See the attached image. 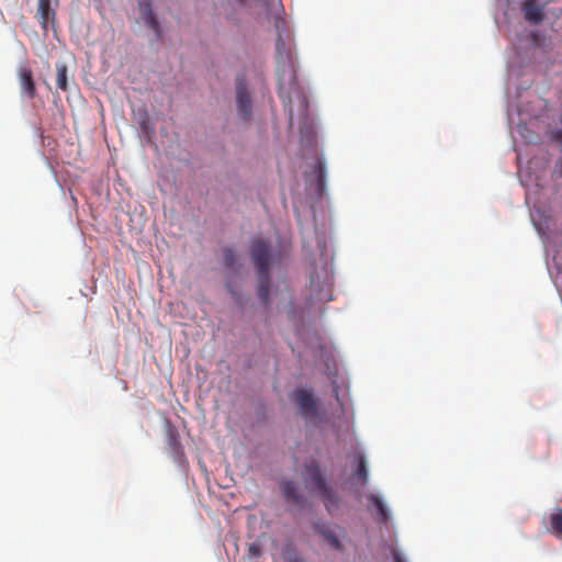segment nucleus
<instances>
[{
    "instance_id": "10",
    "label": "nucleus",
    "mask_w": 562,
    "mask_h": 562,
    "mask_svg": "<svg viewBox=\"0 0 562 562\" xmlns=\"http://www.w3.org/2000/svg\"><path fill=\"white\" fill-rule=\"evenodd\" d=\"M284 498L294 505L303 506L305 503L304 496L300 493L297 485L292 481H285L281 486Z\"/></svg>"
},
{
    "instance_id": "8",
    "label": "nucleus",
    "mask_w": 562,
    "mask_h": 562,
    "mask_svg": "<svg viewBox=\"0 0 562 562\" xmlns=\"http://www.w3.org/2000/svg\"><path fill=\"white\" fill-rule=\"evenodd\" d=\"M316 530L324 537V539L327 541V543L336 549H341V543L339 541V535L337 530L340 531V528L337 526H330L328 524H317L315 526Z\"/></svg>"
},
{
    "instance_id": "20",
    "label": "nucleus",
    "mask_w": 562,
    "mask_h": 562,
    "mask_svg": "<svg viewBox=\"0 0 562 562\" xmlns=\"http://www.w3.org/2000/svg\"><path fill=\"white\" fill-rule=\"evenodd\" d=\"M393 558H394V562H405L403 557L397 551H393Z\"/></svg>"
},
{
    "instance_id": "9",
    "label": "nucleus",
    "mask_w": 562,
    "mask_h": 562,
    "mask_svg": "<svg viewBox=\"0 0 562 562\" xmlns=\"http://www.w3.org/2000/svg\"><path fill=\"white\" fill-rule=\"evenodd\" d=\"M139 10L142 13V19L145 24L150 27L158 37H160V26L159 22L151 9V4L149 1L139 2Z\"/></svg>"
},
{
    "instance_id": "7",
    "label": "nucleus",
    "mask_w": 562,
    "mask_h": 562,
    "mask_svg": "<svg viewBox=\"0 0 562 562\" xmlns=\"http://www.w3.org/2000/svg\"><path fill=\"white\" fill-rule=\"evenodd\" d=\"M526 21L530 24L538 25L543 21V5H539L537 0H525L521 5Z\"/></svg>"
},
{
    "instance_id": "18",
    "label": "nucleus",
    "mask_w": 562,
    "mask_h": 562,
    "mask_svg": "<svg viewBox=\"0 0 562 562\" xmlns=\"http://www.w3.org/2000/svg\"><path fill=\"white\" fill-rule=\"evenodd\" d=\"M223 260L227 268H234L236 258L235 254L231 248H225L223 251Z\"/></svg>"
},
{
    "instance_id": "15",
    "label": "nucleus",
    "mask_w": 562,
    "mask_h": 562,
    "mask_svg": "<svg viewBox=\"0 0 562 562\" xmlns=\"http://www.w3.org/2000/svg\"><path fill=\"white\" fill-rule=\"evenodd\" d=\"M358 460V469L355 475L361 482V484L366 485L368 483L369 477L367 461L363 456H359Z\"/></svg>"
},
{
    "instance_id": "4",
    "label": "nucleus",
    "mask_w": 562,
    "mask_h": 562,
    "mask_svg": "<svg viewBox=\"0 0 562 562\" xmlns=\"http://www.w3.org/2000/svg\"><path fill=\"white\" fill-rule=\"evenodd\" d=\"M293 400L299 407V414L306 420L313 422L318 417L317 402L311 390L297 389Z\"/></svg>"
},
{
    "instance_id": "21",
    "label": "nucleus",
    "mask_w": 562,
    "mask_h": 562,
    "mask_svg": "<svg viewBox=\"0 0 562 562\" xmlns=\"http://www.w3.org/2000/svg\"><path fill=\"white\" fill-rule=\"evenodd\" d=\"M284 23H285V22H284V20H283L282 18H277V19H276V23H274L276 29L279 31V30H280V27H281Z\"/></svg>"
},
{
    "instance_id": "6",
    "label": "nucleus",
    "mask_w": 562,
    "mask_h": 562,
    "mask_svg": "<svg viewBox=\"0 0 562 562\" xmlns=\"http://www.w3.org/2000/svg\"><path fill=\"white\" fill-rule=\"evenodd\" d=\"M18 78L23 93L30 99L35 98L36 88L33 79V72L27 64H21L19 66Z\"/></svg>"
},
{
    "instance_id": "13",
    "label": "nucleus",
    "mask_w": 562,
    "mask_h": 562,
    "mask_svg": "<svg viewBox=\"0 0 562 562\" xmlns=\"http://www.w3.org/2000/svg\"><path fill=\"white\" fill-rule=\"evenodd\" d=\"M168 448L176 460H179L183 457V449L180 443L179 436L171 430L168 434Z\"/></svg>"
},
{
    "instance_id": "19",
    "label": "nucleus",
    "mask_w": 562,
    "mask_h": 562,
    "mask_svg": "<svg viewBox=\"0 0 562 562\" xmlns=\"http://www.w3.org/2000/svg\"><path fill=\"white\" fill-rule=\"evenodd\" d=\"M261 553H262V551H261L260 544L254 542L249 546L248 555L250 558H259L261 555Z\"/></svg>"
},
{
    "instance_id": "22",
    "label": "nucleus",
    "mask_w": 562,
    "mask_h": 562,
    "mask_svg": "<svg viewBox=\"0 0 562 562\" xmlns=\"http://www.w3.org/2000/svg\"><path fill=\"white\" fill-rule=\"evenodd\" d=\"M237 1H238L239 3H244V2H245V0H237Z\"/></svg>"
},
{
    "instance_id": "3",
    "label": "nucleus",
    "mask_w": 562,
    "mask_h": 562,
    "mask_svg": "<svg viewBox=\"0 0 562 562\" xmlns=\"http://www.w3.org/2000/svg\"><path fill=\"white\" fill-rule=\"evenodd\" d=\"M277 75L279 78L280 89L284 85L292 86L296 81L295 76V56L290 42H285L281 34H278L276 44Z\"/></svg>"
},
{
    "instance_id": "2",
    "label": "nucleus",
    "mask_w": 562,
    "mask_h": 562,
    "mask_svg": "<svg viewBox=\"0 0 562 562\" xmlns=\"http://www.w3.org/2000/svg\"><path fill=\"white\" fill-rule=\"evenodd\" d=\"M305 481L307 484L313 485L322 498L327 512L333 514L339 507V497L322 474L319 463L316 460H311L304 464Z\"/></svg>"
},
{
    "instance_id": "12",
    "label": "nucleus",
    "mask_w": 562,
    "mask_h": 562,
    "mask_svg": "<svg viewBox=\"0 0 562 562\" xmlns=\"http://www.w3.org/2000/svg\"><path fill=\"white\" fill-rule=\"evenodd\" d=\"M549 531L558 538H562V508H557L549 516Z\"/></svg>"
},
{
    "instance_id": "17",
    "label": "nucleus",
    "mask_w": 562,
    "mask_h": 562,
    "mask_svg": "<svg viewBox=\"0 0 562 562\" xmlns=\"http://www.w3.org/2000/svg\"><path fill=\"white\" fill-rule=\"evenodd\" d=\"M369 499L376 507L380 519L386 521L389 519V513L382 499L376 495H370Z\"/></svg>"
},
{
    "instance_id": "5",
    "label": "nucleus",
    "mask_w": 562,
    "mask_h": 562,
    "mask_svg": "<svg viewBox=\"0 0 562 562\" xmlns=\"http://www.w3.org/2000/svg\"><path fill=\"white\" fill-rule=\"evenodd\" d=\"M236 102L238 114L248 120L251 115V100L247 89V82L244 76L236 79Z\"/></svg>"
},
{
    "instance_id": "11",
    "label": "nucleus",
    "mask_w": 562,
    "mask_h": 562,
    "mask_svg": "<svg viewBox=\"0 0 562 562\" xmlns=\"http://www.w3.org/2000/svg\"><path fill=\"white\" fill-rule=\"evenodd\" d=\"M37 16L44 31H47L48 23L54 22L55 11L50 8V0H38Z\"/></svg>"
},
{
    "instance_id": "16",
    "label": "nucleus",
    "mask_w": 562,
    "mask_h": 562,
    "mask_svg": "<svg viewBox=\"0 0 562 562\" xmlns=\"http://www.w3.org/2000/svg\"><path fill=\"white\" fill-rule=\"evenodd\" d=\"M315 173H316L318 191L322 192L325 187V178H326L325 164L322 160H317V162L315 165Z\"/></svg>"
},
{
    "instance_id": "1",
    "label": "nucleus",
    "mask_w": 562,
    "mask_h": 562,
    "mask_svg": "<svg viewBox=\"0 0 562 562\" xmlns=\"http://www.w3.org/2000/svg\"><path fill=\"white\" fill-rule=\"evenodd\" d=\"M251 259L258 273V289L257 294L259 299L267 304L270 294V245L262 240L256 239L251 244Z\"/></svg>"
},
{
    "instance_id": "14",
    "label": "nucleus",
    "mask_w": 562,
    "mask_h": 562,
    "mask_svg": "<svg viewBox=\"0 0 562 562\" xmlns=\"http://www.w3.org/2000/svg\"><path fill=\"white\" fill-rule=\"evenodd\" d=\"M56 85L64 92L68 90V68L64 63L56 64Z\"/></svg>"
}]
</instances>
